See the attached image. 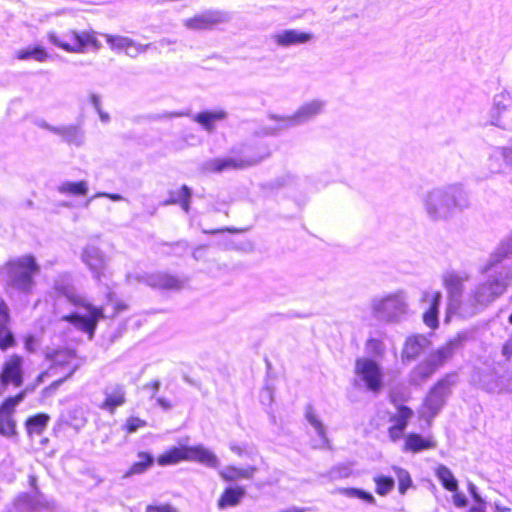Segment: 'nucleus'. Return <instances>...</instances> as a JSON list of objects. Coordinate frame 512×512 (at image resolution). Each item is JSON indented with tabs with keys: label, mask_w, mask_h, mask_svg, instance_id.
Returning <instances> with one entry per match:
<instances>
[{
	"label": "nucleus",
	"mask_w": 512,
	"mask_h": 512,
	"mask_svg": "<svg viewBox=\"0 0 512 512\" xmlns=\"http://www.w3.org/2000/svg\"><path fill=\"white\" fill-rule=\"evenodd\" d=\"M66 299L74 307H80L87 311V315H80L77 312H71L61 317L62 321L73 325L77 330L85 333L88 339H93L100 320L105 319L104 308L95 306L84 297L75 293H67Z\"/></svg>",
	"instance_id": "1"
},
{
	"label": "nucleus",
	"mask_w": 512,
	"mask_h": 512,
	"mask_svg": "<svg viewBox=\"0 0 512 512\" xmlns=\"http://www.w3.org/2000/svg\"><path fill=\"white\" fill-rule=\"evenodd\" d=\"M184 461L199 462L211 468H217L219 466L218 457L202 445L172 446L156 459L157 464L162 467L176 465Z\"/></svg>",
	"instance_id": "2"
},
{
	"label": "nucleus",
	"mask_w": 512,
	"mask_h": 512,
	"mask_svg": "<svg viewBox=\"0 0 512 512\" xmlns=\"http://www.w3.org/2000/svg\"><path fill=\"white\" fill-rule=\"evenodd\" d=\"M39 271L40 267L32 255L11 260L6 264L8 285L18 291L30 292L34 285L33 278Z\"/></svg>",
	"instance_id": "3"
},
{
	"label": "nucleus",
	"mask_w": 512,
	"mask_h": 512,
	"mask_svg": "<svg viewBox=\"0 0 512 512\" xmlns=\"http://www.w3.org/2000/svg\"><path fill=\"white\" fill-rule=\"evenodd\" d=\"M94 31L69 30L63 34L56 31H49L47 39L54 46L69 53H84L87 47H92L95 51L102 47L100 41L96 38Z\"/></svg>",
	"instance_id": "4"
},
{
	"label": "nucleus",
	"mask_w": 512,
	"mask_h": 512,
	"mask_svg": "<svg viewBox=\"0 0 512 512\" xmlns=\"http://www.w3.org/2000/svg\"><path fill=\"white\" fill-rule=\"evenodd\" d=\"M44 359L49 362L50 368L64 372V377L70 379L81 364L85 362V357L79 355L76 348L63 345L48 347L44 351Z\"/></svg>",
	"instance_id": "5"
},
{
	"label": "nucleus",
	"mask_w": 512,
	"mask_h": 512,
	"mask_svg": "<svg viewBox=\"0 0 512 512\" xmlns=\"http://www.w3.org/2000/svg\"><path fill=\"white\" fill-rule=\"evenodd\" d=\"M355 375L364 383L371 393H380L384 386V371L380 364L367 357H359L355 360Z\"/></svg>",
	"instance_id": "6"
},
{
	"label": "nucleus",
	"mask_w": 512,
	"mask_h": 512,
	"mask_svg": "<svg viewBox=\"0 0 512 512\" xmlns=\"http://www.w3.org/2000/svg\"><path fill=\"white\" fill-rule=\"evenodd\" d=\"M24 359L20 354H11L3 361L0 368V397L8 387L20 388L24 384Z\"/></svg>",
	"instance_id": "7"
},
{
	"label": "nucleus",
	"mask_w": 512,
	"mask_h": 512,
	"mask_svg": "<svg viewBox=\"0 0 512 512\" xmlns=\"http://www.w3.org/2000/svg\"><path fill=\"white\" fill-rule=\"evenodd\" d=\"M231 15L223 10H206L183 20V25L191 31L211 30L217 25L228 23Z\"/></svg>",
	"instance_id": "8"
},
{
	"label": "nucleus",
	"mask_w": 512,
	"mask_h": 512,
	"mask_svg": "<svg viewBox=\"0 0 512 512\" xmlns=\"http://www.w3.org/2000/svg\"><path fill=\"white\" fill-rule=\"evenodd\" d=\"M21 394H14L4 398L0 403V434L11 437L16 434V422L13 414L18 404L23 400Z\"/></svg>",
	"instance_id": "9"
},
{
	"label": "nucleus",
	"mask_w": 512,
	"mask_h": 512,
	"mask_svg": "<svg viewBox=\"0 0 512 512\" xmlns=\"http://www.w3.org/2000/svg\"><path fill=\"white\" fill-rule=\"evenodd\" d=\"M414 416V411L407 405H396V413L389 417L390 425L387 434L392 442H397L404 437L405 431Z\"/></svg>",
	"instance_id": "10"
},
{
	"label": "nucleus",
	"mask_w": 512,
	"mask_h": 512,
	"mask_svg": "<svg viewBox=\"0 0 512 512\" xmlns=\"http://www.w3.org/2000/svg\"><path fill=\"white\" fill-rule=\"evenodd\" d=\"M110 49L116 53L124 52L131 58H136L138 55L145 53L151 44H141L132 38L122 35L103 34Z\"/></svg>",
	"instance_id": "11"
},
{
	"label": "nucleus",
	"mask_w": 512,
	"mask_h": 512,
	"mask_svg": "<svg viewBox=\"0 0 512 512\" xmlns=\"http://www.w3.org/2000/svg\"><path fill=\"white\" fill-rule=\"evenodd\" d=\"M312 39L313 35L311 33L298 29H283L269 35L270 42L274 46L283 49L306 44Z\"/></svg>",
	"instance_id": "12"
},
{
	"label": "nucleus",
	"mask_w": 512,
	"mask_h": 512,
	"mask_svg": "<svg viewBox=\"0 0 512 512\" xmlns=\"http://www.w3.org/2000/svg\"><path fill=\"white\" fill-rule=\"evenodd\" d=\"M294 127L295 124L291 115L269 113L267 116V122L263 123L258 128L256 134L259 136H278L282 132Z\"/></svg>",
	"instance_id": "13"
},
{
	"label": "nucleus",
	"mask_w": 512,
	"mask_h": 512,
	"mask_svg": "<svg viewBox=\"0 0 512 512\" xmlns=\"http://www.w3.org/2000/svg\"><path fill=\"white\" fill-rule=\"evenodd\" d=\"M507 284L501 279L493 278L481 283L474 291V299L477 302L491 303L504 294Z\"/></svg>",
	"instance_id": "14"
},
{
	"label": "nucleus",
	"mask_w": 512,
	"mask_h": 512,
	"mask_svg": "<svg viewBox=\"0 0 512 512\" xmlns=\"http://www.w3.org/2000/svg\"><path fill=\"white\" fill-rule=\"evenodd\" d=\"M326 103L320 99H313L303 103L291 114L295 127L304 125L323 113Z\"/></svg>",
	"instance_id": "15"
},
{
	"label": "nucleus",
	"mask_w": 512,
	"mask_h": 512,
	"mask_svg": "<svg viewBox=\"0 0 512 512\" xmlns=\"http://www.w3.org/2000/svg\"><path fill=\"white\" fill-rule=\"evenodd\" d=\"M146 283L152 289L160 291H178L183 287V281L177 275L165 271L148 276Z\"/></svg>",
	"instance_id": "16"
},
{
	"label": "nucleus",
	"mask_w": 512,
	"mask_h": 512,
	"mask_svg": "<svg viewBox=\"0 0 512 512\" xmlns=\"http://www.w3.org/2000/svg\"><path fill=\"white\" fill-rule=\"evenodd\" d=\"M463 340L464 337L460 335L449 339L443 345L438 347L429 358L438 369L441 368L453 357L455 351L462 346Z\"/></svg>",
	"instance_id": "17"
},
{
	"label": "nucleus",
	"mask_w": 512,
	"mask_h": 512,
	"mask_svg": "<svg viewBox=\"0 0 512 512\" xmlns=\"http://www.w3.org/2000/svg\"><path fill=\"white\" fill-rule=\"evenodd\" d=\"M246 496V489L241 485H229L223 489L217 499L220 510L239 506Z\"/></svg>",
	"instance_id": "18"
},
{
	"label": "nucleus",
	"mask_w": 512,
	"mask_h": 512,
	"mask_svg": "<svg viewBox=\"0 0 512 512\" xmlns=\"http://www.w3.org/2000/svg\"><path fill=\"white\" fill-rule=\"evenodd\" d=\"M258 468L256 466L239 467L227 465L219 471V477L226 483H233L240 480H250L254 477Z\"/></svg>",
	"instance_id": "19"
},
{
	"label": "nucleus",
	"mask_w": 512,
	"mask_h": 512,
	"mask_svg": "<svg viewBox=\"0 0 512 512\" xmlns=\"http://www.w3.org/2000/svg\"><path fill=\"white\" fill-rule=\"evenodd\" d=\"M51 416L46 412H38L24 420V429L29 438L41 436L47 429Z\"/></svg>",
	"instance_id": "20"
},
{
	"label": "nucleus",
	"mask_w": 512,
	"mask_h": 512,
	"mask_svg": "<svg viewBox=\"0 0 512 512\" xmlns=\"http://www.w3.org/2000/svg\"><path fill=\"white\" fill-rule=\"evenodd\" d=\"M53 134L61 137L64 142L77 147L82 146L85 142V131L79 124L58 126L57 129H53Z\"/></svg>",
	"instance_id": "21"
},
{
	"label": "nucleus",
	"mask_w": 512,
	"mask_h": 512,
	"mask_svg": "<svg viewBox=\"0 0 512 512\" xmlns=\"http://www.w3.org/2000/svg\"><path fill=\"white\" fill-rule=\"evenodd\" d=\"M228 117L225 110L219 109L215 111H203L192 116V120L207 131L212 133L215 130V122L223 121Z\"/></svg>",
	"instance_id": "22"
},
{
	"label": "nucleus",
	"mask_w": 512,
	"mask_h": 512,
	"mask_svg": "<svg viewBox=\"0 0 512 512\" xmlns=\"http://www.w3.org/2000/svg\"><path fill=\"white\" fill-rule=\"evenodd\" d=\"M437 446L435 440L424 438L418 433L412 432L405 436L403 450L411 453H418L423 450L434 449Z\"/></svg>",
	"instance_id": "23"
},
{
	"label": "nucleus",
	"mask_w": 512,
	"mask_h": 512,
	"mask_svg": "<svg viewBox=\"0 0 512 512\" xmlns=\"http://www.w3.org/2000/svg\"><path fill=\"white\" fill-rule=\"evenodd\" d=\"M126 403V393L123 386H116L111 392L106 393L104 400L100 404V408L111 414L115 413L118 407Z\"/></svg>",
	"instance_id": "24"
},
{
	"label": "nucleus",
	"mask_w": 512,
	"mask_h": 512,
	"mask_svg": "<svg viewBox=\"0 0 512 512\" xmlns=\"http://www.w3.org/2000/svg\"><path fill=\"white\" fill-rule=\"evenodd\" d=\"M438 368L430 358L418 363L411 371L410 381L415 385H420L431 378Z\"/></svg>",
	"instance_id": "25"
},
{
	"label": "nucleus",
	"mask_w": 512,
	"mask_h": 512,
	"mask_svg": "<svg viewBox=\"0 0 512 512\" xmlns=\"http://www.w3.org/2000/svg\"><path fill=\"white\" fill-rule=\"evenodd\" d=\"M423 340L424 337L422 336H410L406 339L401 351V359L403 362H411L422 354Z\"/></svg>",
	"instance_id": "26"
},
{
	"label": "nucleus",
	"mask_w": 512,
	"mask_h": 512,
	"mask_svg": "<svg viewBox=\"0 0 512 512\" xmlns=\"http://www.w3.org/2000/svg\"><path fill=\"white\" fill-rule=\"evenodd\" d=\"M191 191L186 185H182L176 190L169 191V197L164 205H179L185 212L190 209Z\"/></svg>",
	"instance_id": "27"
},
{
	"label": "nucleus",
	"mask_w": 512,
	"mask_h": 512,
	"mask_svg": "<svg viewBox=\"0 0 512 512\" xmlns=\"http://www.w3.org/2000/svg\"><path fill=\"white\" fill-rule=\"evenodd\" d=\"M137 457L139 460L132 463L130 467L125 471V478L143 474L154 464V457L149 452L138 451Z\"/></svg>",
	"instance_id": "28"
},
{
	"label": "nucleus",
	"mask_w": 512,
	"mask_h": 512,
	"mask_svg": "<svg viewBox=\"0 0 512 512\" xmlns=\"http://www.w3.org/2000/svg\"><path fill=\"white\" fill-rule=\"evenodd\" d=\"M466 280H468V276H461L457 273H449L444 276L443 286L450 298H457L462 294Z\"/></svg>",
	"instance_id": "29"
},
{
	"label": "nucleus",
	"mask_w": 512,
	"mask_h": 512,
	"mask_svg": "<svg viewBox=\"0 0 512 512\" xmlns=\"http://www.w3.org/2000/svg\"><path fill=\"white\" fill-rule=\"evenodd\" d=\"M83 261L89 268L100 274L105 267V258L102 252L95 247H87L82 254Z\"/></svg>",
	"instance_id": "30"
},
{
	"label": "nucleus",
	"mask_w": 512,
	"mask_h": 512,
	"mask_svg": "<svg viewBox=\"0 0 512 512\" xmlns=\"http://www.w3.org/2000/svg\"><path fill=\"white\" fill-rule=\"evenodd\" d=\"M441 302V293L439 291L432 295L429 308L423 314V322L430 329H436L439 326L438 310Z\"/></svg>",
	"instance_id": "31"
},
{
	"label": "nucleus",
	"mask_w": 512,
	"mask_h": 512,
	"mask_svg": "<svg viewBox=\"0 0 512 512\" xmlns=\"http://www.w3.org/2000/svg\"><path fill=\"white\" fill-rule=\"evenodd\" d=\"M435 475L446 490L450 492H456L458 490V481L452 471L445 465L437 466Z\"/></svg>",
	"instance_id": "32"
},
{
	"label": "nucleus",
	"mask_w": 512,
	"mask_h": 512,
	"mask_svg": "<svg viewBox=\"0 0 512 512\" xmlns=\"http://www.w3.org/2000/svg\"><path fill=\"white\" fill-rule=\"evenodd\" d=\"M493 106L498 115L512 110V89H503L497 93L493 98Z\"/></svg>",
	"instance_id": "33"
},
{
	"label": "nucleus",
	"mask_w": 512,
	"mask_h": 512,
	"mask_svg": "<svg viewBox=\"0 0 512 512\" xmlns=\"http://www.w3.org/2000/svg\"><path fill=\"white\" fill-rule=\"evenodd\" d=\"M373 482L376 494L382 497L388 495L395 487L394 478L383 474L375 475Z\"/></svg>",
	"instance_id": "34"
},
{
	"label": "nucleus",
	"mask_w": 512,
	"mask_h": 512,
	"mask_svg": "<svg viewBox=\"0 0 512 512\" xmlns=\"http://www.w3.org/2000/svg\"><path fill=\"white\" fill-rule=\"evenodd\" d=\"M59 191L64 194L85 196L88 192L87 183L85 181L65 182L59 187Z\"/></svg>",
	"instance_id": "35"
},
{
	"label": "nucleus",
	"mask_w": 512,
	"mask_h": 512,
	"mask_svg": "<svg viewBox=\"0 0 512 512\" xmlns=\"http://www.w3.org/2000/svg\"><path fill=\"white\" fill-rule=\"evenodd\" d=\"M19 60L34 59L38 62H44L48 58V53L42 47L23 49L17 52Z\"/></svg>",
	"instance_id": "36"
},
{
	"label": "nucleus",
	"mask_w": 512,
	"mask_h": 512,
	"mask_svg": "<svg viewBox=\"0 0 512 512\" xmlns=\"http://www.w3.org/2000/svg\"><path fill=\"white\" fill-rule=\"evenodd\" d=\"M17 340L10 328V325H5L0 328V350L7 351L16 347Z\"/></svg>",
	"instance_id": "37"
},
{
	"label": "nucleus",
	"mask_w": 512,
	"mask_h": 512,
	"mask_svg": "<svg viewBox=\"0 0 512 512\" xmlns=\"http://www.w3.org/2000/svg\"><path fill=\"white\" fill-rule=\"evenodd\" d=\"M48 376L49 371L47 369L40 371L30 383H28L16 394H21V399L24 400L28 394L35 392L37 388L44 383Z\"/></svg>",
	"instance_id": "38"
},
{
	"label": "nucleus",
	"mask_w": 512,
	"mask_h": 512,
	"mask_svg": "<svg viewBox=\"0 0 512 512\" xmlns=\"http://www.w3.org/2000/svg\"><path fill=\"white\" fill-rule=\"evenodd\" d=\"M107 303L110 304L112 306V313L109 314V315H105V319L106 318H109V319H114L116 318L120 313H122L123 311L127 310L128 309V305L116 298L113 293H108L107 296Z\"/></svg>",
	"instance_id": "39"
},
{
	"label": "nucleus",
	"mask_w": 512,
	"mask_h": 512,
	"mask_svg": "<svg viewBox=\"0 0 512 512\" xmlns=\"http://www.w3.org/2000/svg\"><path fill=\"white\" fill-rule=\"evenodd\" d=\"M397 480H398V491L401 495H404L412 485V479L410 474L401 468H397Z\"/></svg>",
	"instance_id": "40"
},
{
	"label": "nucleus",
	"mask_w": 512,
	"mask_h": 512,
	"mask_svg": "<svg viewBox=\"0 0 512 512\" xmlns=\"http://www.w3.org/2000/svg\"><path fill=\"white\" fill-rule=\"evenodd\" d=\"M146 425L147 423L145 420L136 416H131L127 418L125 424L123 425V431L127 434H131L136 432L138 429L145 427Z\"/></svg>",
	"instance_id": "41"
},
{
	"label": "nucleus",
	"mask_w": 512,
	"mask_h": 512,
	"mask_svg": "<svg viewBox=\"0 0 512 512\" xmlns=\"http://www.w3.org/2000/svg\"><path fill=\"white\" fill-rule=\"evenodd\" d=\"M366 349L367 352L375 355V356H382L385 348L382 340L377 338H369L366 341Z\"/></svg>",
	"instance_id": "42"
},
{
	"label": "nucleus",
	"mask_w": 512,
	"mask_h": 512,
	"mask_svg": "<svg viewBox=\"0 0 512 512\" xmlns=\"http://www.w3.org/2000/svg\"><path fill=\"white\" fill-rule=\"evenodd\" d=\"M68 378H65L64 376L51 382L49 385L45 386L42 390H41V397L42 398H50L52 396H54L59 387L65 382L67 381Z\"/></svg>",
	"instance_id": "43"
},
{
	"label": "nucleus",
	"mask_w": 512,
	"mask_h": 512,
	"mask_svg": "<svg viewBox=\"0 0 512 512\" xmlns=\"http://www.w3.org/2000/svg\"><path fill=\"white\" fill-rule=\"evenodd\" d=\"M11 317L8 305L3 299H0V328L10 325Z\"/></svg>",
	"instance_id": "44"
},
{
	"label": "nucleus",
	"mask_w": 512,
	"mask_h": 512,
	"mask_svg": "<svg viewBox=\"0 0 512 512\" xmlns=\"http://www.w3.org/2000/svg\"><path fill=\"white\" fill-rule=\"evenodd\" d=\"M145 512H177V510L171 504L164 503L147 505Z\"/></svg>",
	"instance_id": "45"
},
{
	"label": "nucleus",
	"mask_w": 512,
	"mask_h": 512,
	"mask_svg": "<svg viewBox=\"0 0 512 512\" xmlns=\"http://www.w3.org/2000/svg\"><path fill=\"white\" fill-rule=\"evenodd\" d=\"M185 116H190L188 111L165 112L161 115L153 116L152 119H154V120L172 119V118H179V117H185Z\"/></svg>",
	"instance_id": "46"
},
{
	"label": "nucleus",
	"mask_w": 512,
	"mask_h": 512,
	"mask_svg": "<svg viewBox=\"0 0 512 512\" xmlns=\"http://www.w3.org/2000/svg\"><path fill=\"white\" fill-rule=\"evenodd\" d=\"M306 418L320 435H324V426L313 412H307Z\"/></svg>",
	"instance_id": "47"
},
{
	"label": "nucleus",
	"mask_w": 512,
	"mask_h": 512,
	"mask_svg": "<svg viewBox=\"0 0 512 512\" xmlns=\"http://www.w3.org/2000/svg\"><path fill=\"white\" fill-rule=\"evenodd\" d=\"M242 163L243 162H240V163H238V162H228V161L219 162L214 167H212L210 170L214 171V172H220V171H222L223 169H225L227 167L241 168V167H243Z\"/></svg>",
	"instance_id": "48"
},
{
	"label": "nucleus",
	"mask_w": 512,
	"mask_h": 512,
	"mask_svg": "<svg viewBox=\"0 0 512 512\" xmlns=\"http://www.w3.org/2000/svg\"><path fill=\"white\" fill-rule=\"evenodd\" d=\"M249 446L247 444L231 443L230 450L237 456H242L248 452Z\"/></svg>",
	"instance_id": "49"
},
{
	"label": "nucleus",
	"mask_w": 512,
	"mask_h": 512,
	"mask_svg": "<svg viewBox=\"0 0 512 512\" xmlns=\"http://www.w3.org/2000/svg\"><path fill=\"white\" fill-rule=\"evenodd\" d=\"M37 345V339L33 335H28L24 340V347L28 352H34Z\"/></svg>",
	"instance_id": "50"
},
{
	"label": "nucleus",
	"mask_w": 512,
	"mask_h": 512,
	"mask_svg": "<svg viewBox=\"0 0 512 512\" xmlns=\"http://www.w3.org/2000/svg\"><path fill=\"white\" fill-rule=\"evenodd\" d=\"M360 490L361 489L354 487L341 488L339 489V493L349 498H358Z\"/></svg>",
	"instance_id": "51"
},
{
	"label": "nucleus",
	"mask_w": 512,
	"mask_h": 512,
	"mask_svg": "<svg viewBox=\"0 0 512 512\" xmlns=\"http://www.w3.org/2000/svg\"><path fill=\"white\" fill-rule=\"evenodd\" d=\"M358 499L363 500L364 502H366L368 504L375 503L374 496L370 492L364 491L362 489L359 492Z\"/></svg>",
	"instance_id": "52"
},
{
	"label": "nucleus",
	"mask_w": 512,
	"mask_h": 512,
	"mask_svg": "<svg viewBox=\"0 0 512 512\" xmlns=\"http://www.w3.org/2000/svg\"><path fill=\"white\" fill-rule=\"evenodd\" d=\"M449 386H450V383L449 381L447 380V378H442V379H439L433 386L432 388V391L434 390H437V389H441V390H445V391H448L449 390Z\"/></svg>",
	"instance_id": "53"
},
{
	"label": "nucleus",
	"mask_w": 512,
	"mask_h": 512,
	"mask_svg": "<svg viewBox=\"0 0 512 512\" xmlns=\"http://www.w3.org/2000/svg\"><path fill=\"white\" fill-rule=\"evenodd\" d=\"M32 502V497L29 494H23L17 499L18 505L25 507L30 505Z\"/></svg>",
	"instance_id": "54"
},
{
	"label": "nucleus",
	"mask_w": 512,
	"mask_h": 512,
	"mask_svg": "<svg viewBox=\"0 0 512 512\" xmlns=\"http://www.w3.org/2000/svg\"><path fill=\"white\" fill-rule=\"evenodd\" d=\"M36 125H37L38 127H40V128L46 129V130H48V131H50V132H52V133H53V129H57V128H58V126H52V125L48 124V123H47L45 120H43V119L37 120V121H36Z\"/></svg>",
	"instance_id": "55"
},
{
	"label": "nucleus",
	"mask_w": 512,
	"mask_h": 512,
	"mask_svg": "<svg viewBox=\"0 0 512 512\" xmlns=\"http://www.w3.org/2000/svg\"><path fill=\"white\" fill-rule=\"evenodd\" d=\"M90 103L94 107L95 110H99L101 108L100 96H98L96 94H92L90 96Z\"/></svg>",
	"instance_id": "56"
},
{
	"label": "nucleus",
	"mask_w": 512,
	"mask_h": 512,
	"mask_svg": "<svg viewBox=\"0 0 512 512\" xmlns=\"http://www.w3.org/2000/svg\"><path fill=\"white\" fill-rule=\"evenodd\" d=\"M157 403L163 407L164 409H170L172 408V403L167 400V399H164V398H158L157 399Z\"/></svg>",
	"instance_id": "57"
},
{
	"label": "nucleus",
	"mask_w": 512,
	"mask_h": 512,
	"mask_svg": "<svg viewBox=\"0 0 512 512\" xmlns=\"http://www.w3.org/2000/svg\"><path fill=\"white\" fill-rule=\"evenodd\" d=\"M96 112L98 113L99 117H100V120L104 123H107L109 122L110 120V116L108 113L102 111V109L100 108L99 110H96Z\"/></svg>",
	"instance_id": "58"
},
{
	"label": "nucleus",
	"mask_w": 512,
	"mask_h": 512,
	"mask_svg": "<svg viewBox=\"0 0 512 512\" xmlns=\"http://www.w3.org/2000/svg\"><path fill=\"white\" fill-rule=\"evenodd\" d=\"M467 512H486V511H485V508H484V506H483V505L478 504V505H473V506H471V507L467 510Z\"/></svg>",
	"instance_id": "59"
},
{
	"label": "nucleus",
	"mask_w": 512,
	"mask_h": 512,
	"mask_svg": "<svg viewBox=\"0 0 512 512\" xmlns=\"http://www.w3.org/2000/svg\"><path fill=\"white\" fill-rule=\"evenodd\" d=\"M398 300L394 297H388L386 299L383 300V306L387 307V306H390V305H393L395 303H397Z\"/></svg>",
	"instance_id": "60"
},
{
	"label": "nucleus",
	"mask_w": 512,
	"mask_h": 512,
	"mask_svg": "<svg viewBox=\"0 0 512 512\" xmlns=\"http://www.w3.org/2000/svg\"><path fill=\"white\" fill-rule=\"evenodd\" d=\"M107 198L112 201H121L123 200V197L120 194L117 193H107Z\"/></svg>",
	"instance_id": "61"
},
{
	"label": "nucleus",
	"mask_w": 512,
	"mask_h": 512,
	"mask_svg": "<svg viewBox=\"0 0 512 512\" xmlns=\"http://www.w3.org/2000/svg\"><path fill=\"white\" fill-rule=\"evenodd\" d=\"M511 509L506 506H501L499 504H495L494 506V512H510Z\"/></svg>",
	"instance_id": "62"
},
{
	"label": "nucleus",
	"mask_w": 512,
	"mask_h": 512,
	"mask_svg": "<svg viewBox=\"0 0 512 512\" xmlns=\"http://www.w3.org/2000/svg\"><path fill=\"white\" fill-rule=\"evenodd\" d=\"M504 157L512 158V141L510 142L509 146L505 148Z\"/></svg>",
	"instance_id": "63"
},
{
	"label": "nucleus",
	"mask_w": 512,
	"mask_h": 512,
	"mask_svg": "<svg viewBox=\"0 0 512 512\" xmlns=\"http://www.w3.org/2000/svg\"><path fill=\"white\" fill-rule=\"evenodd\" d=\"M306 509L304 508H294L293 510H283L281 512H305Z\"/></svg>",
	"instance_id": "64"
}]
</instances>
